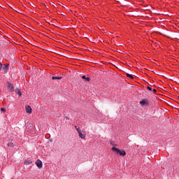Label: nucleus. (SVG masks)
<instances>
[{
	"instance_id": "nucleus-1",
	"label": "nucleus",
	"mask_w": 179,
	"mask_h": 179,
	"mask_svg": "<svg viewBox=\"0 0 179 179\" xmlns=\"http://www.w3.org/2000/svg\"><path fill=\"white\" fill-rule=\"evenodd\" d=\"M112 150L113 152H116L117 155H120V156H125V155H127V152H125V150H121L115 147H113Z\"/></svg>"
},
{
	"instance_id": "nucleus-2",
	"label": "nucleus",
	"mask_w": 179,
	"mask_h": 179,
	"mask_svg": "<svg viewBox=\"0 0 179 179\" xmlns=\"http://www.w3.org/2000/svg\"><path fill=\"white\" fill-rule=\"evenodd\" d=\"M35 164L37 166L38 168L41 169L43 167V162L40 159H37L35 162Z\"/></svg>"
},
{
	"instance_id": "nucleus-3",
	"label": "nucleus",
	"mask_w": 179,
	"mask_h": 179,
	"mask_svg": "<svg viewBox=\"0 0 179 179\" xmlns=\"http://www.w3.org/2000/svg\"><path fill=\"white\" fill-rule=\"evenodd\" d=\"M1 68L2 71H4V73H8V71H9V64H6Z\"/></svg>"
},
{
	"instance_id": "nucleus-4",
	"label": "nucleus",
	"mask_w": 179,
	"mask_h": 179,
	"mask_svg": "<svg viewBox=\"0 0 179 179\" xmlns=\"http://www.w3.org/2000/svg\"><path fill=\"white\" fill-rule=\"evenodd\" d=\"M8 85V90H11V92H13L15 90V87H13V85L10 83H7Z\"/></svg>"
},
{
	"instance_id": "nucleus-5",
	"label": "nucleus",
	"mask_w": 179,
	"mask_h": 179,
	"mask_svg": "<svg viewBox=\"0 0 179 179\" xmlns=\"http://www.w3.org/2000/svg\"><path fill=\"white\" fill-rule=\"evenodd\" d=\"M32 163H33V161H31V159H27L24 162V164H25L26 166H29V165L31 164Z\"/></svg>"
},
{
	"instance_id": "nucleus-6",
	"label": "nucleus",
	"mask_w": 179,
	"mask_h": 179,
	"mask_svg": "<svg viewBox=\"0 0 179 179\" xmlns=\"http://www.w3.org/2000/svg\"><path fill=\"white\" fill-rule=\"evenodd\" d=\"M140 104H141V106H148L149 105V102H148L146 99H143L141 101H140Z\"/></svg>"
},
{
	"instance_id": "nucleus-7",
	"label": "nucleus",
	"mask_w": 179,
	"mask_h": 179,
	"mask_svg": "<svg viewBox=\"0 0 179 179\" xmlns=\"http://www.w3.org/2000/svg\"><path fill=\"white\" fill-rule=\"evenodd\" d=\"M25 110L28 114H31V107H30V106H27Z\"/></svg>"
},
{
	"instance_id": "nucleus-8",
	"label": "nucleus",
	"mask_w": 179,
	"mask_h": 179,
	"mask_svg": "<svg viewBox=\"0 0 179 179\" xmlns=\"http://www.w3.org/2000/svg\"><path fill=\"white\" fill-rule=\"evenodd\" d=\"M61 79H62V77H61V76H52V80H61Z\"/></svg>"
},
{
	"instance_id": "nucleus-9",
	"label": "nucleus",
	"mask_w": 179,
	"mask_h": 179,
	"mask_svg": "<svg viewBox=\"0 0 179 179\" xmlns=\"http://www.w3.org/2000/svg\"><path fill=\"white\" fill-rule=\"evenodd\" d=\"M82 79H84L86 82H90L91 80L90 77H86V76H83Z\"/></svg>"
},
{
	"instance_id": "nucleus-10",
	"label": "nucleus",
	"mask_w": 179,
	"mask_h": 179,
	"mask_svg": "<svg viewBox=\"0 0 179 179\" xmlns=\"http://www.w3.org/2000/svg\"><path fill=\"white\" fill-rule=\"evenodd\" d=\"M79 134V136L80 138H81V139H85L86 138V134H84L82 133V131H80Z\"/></svg>"
},
{
	"instance_id": "nucleus-11",
	"label": "nucleus",
	"mask_w": 179,
	"mask_h": 179,
	"mask_svg": "<svg viewBox=\"0 0 179 179\" xmlns=\"http://www.w3.org/2000/svg\"><path fill=\"white\" fill-rule=\"evenodd\" d=\"M7 146L8 148H15V144H13V143H12V142H9L7 143Z\"/></svg>"
},
{
	"instance_id": "nucleus-12",
	"label": "nucleus",
	"mask_w": 179,
	"mask_h": 179,
	"mask_svg": "<svg viewBox=\"0 0 179 179\" xmlns=\"http://www.w3.org/2000/svg\"><path fill=\"white\" fill-rule=\"evenodd\" d=\"M75 128H76V131L78 132V134L82 132V130H80V127L75 126Z\"/></svg>"
},
{
	"instance_id": "nucleus-13",
	"label": "nucleus",
	"mask_w": 179,
	"mask_h": 179,
	"mask_svg": "<svg viewBox=\"0 0 179 179\" xmlns=\"http://www.w3.org/2000/svg\"><path fill=\"white\" fill-rule=\"evenodd\" d=\"M126 76H127V78H129L130 79H134V76H133V75H131V74H129V73H127V74H126Z\"/></svg>"
},
{
	"instance_id": "nucleus-14",
	"label": "nucleus",
	"mask_w": 179,
	"mask_h": 179,
	"mask_svg": "<svg viewBox=\"0 0 179 179\" xmlns=\"http://www.w3.org/2000/svg\"><path fill=\"white\" fill-rule=\"evenodd\" d=\"M17 94L18 96H22V92H20V90H17Z\"/></svg>"
},
{
	"instance_id": "nucleus-15",
	"label": "nucleus",
	"mask_w": 179,
	"mask_h": 179,
	"mask_svg": "<svg viewBox=\"0 0 179 179\" xmlns=\"http://www.w3.org/2000/svg\"><path fill=\"white\" fill-rule=\"evenodd\" d=\"M147 90H150V92H152V87L148 86L147 87Z\"/></svg>"
},
{
	"instance_id": "nucleus-16",
	"label": "nucleus",
	"mask_w": 179,
	"mask_h": 179,
	"mask_svg": "<svg viewBox=\"0 0 179 179\" xmlns=\"http://www.w3.org/2000/svg\"><path fill=\"white\" fill-rule=\"evenodd\" d=\"M2 66H3V65L2 63L0 62V71H1V69H2Z\"/></svg>"
},
{
	"instance_id": "nucleus-17",
	"label": "nucleus",
	"mask_w": 179,
	"mask_h": 179,
	"mask_svg": "<svg viewBox=\"0 0 179 179\" xmlns=\"http://www.w3.org/2000/svg\"><path fill=\"white\" fill-rule=\"evenodd\" d=\"M152 92H153V93H155V94H156V93H157V90H156V89H154V90H152Z\"/></svg>"
},
{
	"instance_id": "nucleus-18",
	"label": "nucleus",
	"mask_w": 179,
	"mask_h": 179,
	"mask_svg": "<svg viewBox=\"0 0 179 179\" xmlns=\"http://www.w3.org/2000/svg\"><path fill=\"white\" fill-rule=\"evenodd\" d=\"M1 111H3V113H5L6 110L4 108H1Z\"/></svg>"
},
{
	"instance_id": "nucleus-19",
	"label": "nucleus",
	"mask_w": 179,
	"mask_h": 179,
	"mask_svg": "<svg viewBox=\"0 0 179 179\" xmlns=\"http://www.w3.org/2000/svg\"><path fill=\"white\" fill-rule=\"evenodd\" d=\"M66 120H69V117L65 116Z\"/></svg>"
},
{
	"instance_id": "nucleus-20",
	"label": "nucleus",
	"mask_w": 179,
	"mask_h": 179,
	"mask_svg": "<svg viewBox=\"0 0 179 179\" xmlns=\"http://www.w3.org/2000/svg\"><path fill=\"white\" fill-rule=\"evenodd\" d=\"M178 99H179V96H178Z\"/></svg>"
}]
</instances>
